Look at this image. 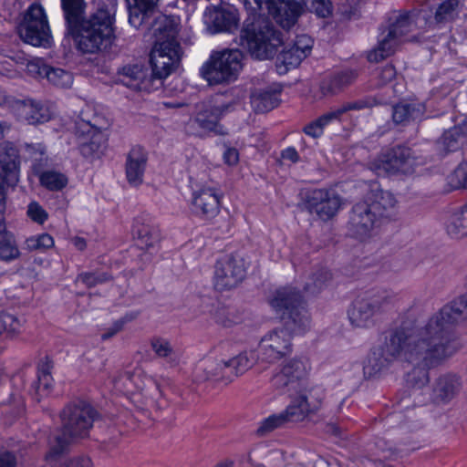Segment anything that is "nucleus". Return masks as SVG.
Instances as JSON below:
<instances>
[{
  "label": "nucleus",
  "instance_id": "9d476101",
  "mask_svg": "<svg viewBox=\"0 0 467 467\" xmlns=\"http://www.w3.org/2000/svg\"><path fill=\"white\" fill-rule=\"evenodd\" d=\"M20 37L35 47H47L51 43V32L47 16L42 5L34 3L26 11L18 26Z\"/></svg>",
  "mask_w": 467,
  "mask_h": 467
},
{
  "label": "nucleus",
  "instance_id": "69168bd1",
  "mask_svg": "<svg viewBox=\"0 0 467 467\" xmlns=\"http://www.w3.org/2000/svg\"><path fill=\"white\" fill-rule=\"evenodd\" d=\"M281 157L284 160L290 161L293 163H296L299 161L298 152L294 147H288L285 149L281 153Z\"/></svg>",
  "mask_w": 467,
  "mask_h": 467
},
{
  "label": "nucleus",
  "instance_id": "473e14b6",
  "mask_svg": "<svg viewBox=\"0 0 467 467\" xmlns=\"http://www.w3.org/2000/svg\"><path fill=\"white\" fill-rule=\"evenodd\" d=\"M467 137V118L460 120L458 125L444 131L438 141L439 147L444 152L455 151Z\"/></svg>",
  "mask_w": 467,
  "mask_h": 467
},
{
  "label": "nucleus",
  "instance_id": "13d9d810",
  "mask_svg": "<svg viewBox=\"0 0 467 467\" xmlns=\"http://www.w3.org/2000/svg\"><path fill=\"white\" fill-rule=\"evenodd\" d=\"M325 128L326 127L322 121L319 119V118H317V119L306 125L303 129V131L306 135L316 139L323 135Z\"/></svg>",
  "mask_w": 467,
  "mask_h": 467
},
{
  "label": "nucleus",
  "instance_id": "37998d69",
  "mask_svg": "<svg viewBox=\"0 0 467 467\" xmlns=\"http://www.w3.org/2000/svg\"><path fill=\"white\" fill-rule=\"evenodd\" d=\"M24 320L17 317L0 312V335L5 333L8 337H14L21 333Z\"/></svg>",
  "mask_w": 467,
  "mask_h": 467
},
{
  "label": "nucleus",
  "instance_id": "2eb2a0df",
  "mask_svg": "<svg viewBox=\"0 0 467 467\" xmlns=\"http://www.w3.org/2000/svg\"><path fill=\"white\" fill-rule=\"evenodd\" d=\"M309 367L302 359L293 358L282 364L273 374L271 384L281 392L285 390H298L306 388L304 379L308 373Z\"/></svg>",
  "mask_w": 467,
  "mask_h": 467
},
{
  "label": "nucleus",
  "instance_id": "e2e57ef3",
  "mask_svg": "<svg viewBox=\"0 0 467 467\" xmlns=\"http://www.w3.org/2000/svg\"><path fill=\"white\" fill-rule=\"evenodd\" d=\"M125 324L124 319H119L116 322L112 324V326L108 329V331L104 334H102L101 337L102 339L106 340L116 335L118 332H119Z\"/></svg>",
  "mask_w": 467,
  "mask_h": 467
},
{
  "label": "nucleus",
  "instance_id": "0eeeda50",
  "mask_svg": "<svg viewBox=\"0 0 467 467\" xmlns=\"http://www.w3.org/2000/svg\"><path fill=\"white\" fill-rule=\"evenodd\" d=\"M109 119L101 114L92 113L89 107L82 110L76 123V133L80 140L79 150L85 158L99 159L107 148Z\"/></svg>",
  "mask_w": 467,
  "mask_h": 467
},
{
  "label": "nucleus",
  "instance_id": "6e6d98bb",
  "mask_svg": "<svg viewBox=\"0 0 467 467\" xmlns=\"http://www.w3.org/2000/svg\"><path fill=\"white\" fill-rule=\"evenodd\" d=\"M77 280L88 286H94L108 280V276L105 274L81 273L78 275Z\"/></svg>",
  "mask_w": 467,
  "mask_h": 467
},
{
  "label": "nucleus",
  "instance_id": "f3484780",
  "mask_svg": "<svg viewBox=\"0 0 467 467\" xmlns=\"http://www.w3.org/2000/svg\"><path fill=\"white\" fill-rule=\"evenodd\" d=\"M222 197L220 189L212 183L196 185L192 192V210L200 218L211 220L220 212Z\"/></svg>",
  "mask_w": 467,
  "mask_h": 467
},
{
  "label": "nucleus",
  "instance_id": "774afa93",
  "mask_svg": "<svg viewBox=\"0 0 467 467\" xmlns=\"http://www.w3.org/2000/svg\"><path fill=\"white\" fill-rule=\"evenodd\" d=\"M71 243L74 245V247L76 249H78V251H83L87 247V242L82 237H78V236L74 237V238H72Z\"/></svg>",
  "mask_w": 467,
  "mask_h": 467
},
{
  "label": "nucleus",
  "instance_id": "4be33fe9",
  "mask_svg": "<svg viewBox=\"0 0 467 467\" xmlns=\"http://www.w3.org/2000/svg\"><path fill=\"white\" fill-rule=\"evenodd\" d=\"M19 155L17 149L8 141L0 143V184L15 185L18 182Z\"/></svg>",
  "mask_w": 467,
  "mask_h": 467
},
{
  "label": "nucleus",
  "instance_id": "423d86ee",
  "mask_svg": "<svg viewBox=\"0 0 467 467\" xmlns=\"http://www.w3.org/2000/svg\"><path fill=\"white\" fill-rule=\"evenodd\" d=\"M248 18L241 32V45L252 57L264 60L272 57L283 40L281 35L265 18L255 15Z\"/></svg>",
  "mask_w": 467,
  "mask_h": 467
},
{
  "label": "nucleus",
  "instance_id": "8fccbe9b",
  "mask_svg": "<svg viewBox=\"0 0 467 467\" xmlns=\"http://www.w3.org/2000/svg\"><path fill=\"white\" fill-rule=\"evenodd\" d=\"M140 377L137 375H131L125 373L121 375L118 379L114 380V387L117 390L124 393H132L134 389L143 390V387L138 385Z\"/></svg>",
  "mask_w": 467,
  "mask_h": 467
},
{
  "label": "nucleus",
  "instance_id": "39448f33",
  "mask_svg": "<svg viewBox=\"0 0 467 467\" xmlns=\"http://www.w3.org/2000/svg\"><path fill=\"white\" fill-rule=\"evenodd\" d=\"M269 305L285 322L291 335H305L311 327V318L304 306L302 296L291 286L276 289L269 298Z\"/></svg>",
  "mask_w": 467,
  "mask_h": 467
},
{
  "label": "nucleus",
  "instance_id": "b1692460",
  "mask_svg": "<svg viewBox=\"0 0 467 467\" xmlns=\"http://www.w3.org/2000/svg\"><path fill=\"white\" fill-rule=\"evenodd\" d=\"M180 18L174 16L159 14L154 16L150 23V29L155 36V43L166 42L178 43L177 35L179 32Z\"/></svg>",
  "mask_w": 467,
  "mask_h": 467
},
{
  "label": "nucleus",
  "instance_id": "052dcab7",
  "mask_svg": "<svg viewBox=\"0 0 467 467\" xmlns=\"http://www.w3.org/2000/svg\"><path fill=\"white\" fill-rule=\"evenodd\" d=\"M223 156L224 162L230 166L239 161V152L235 148H226Z\"/></svg>",
  "mask_w": 467,
  "mask_h": 467
},
{
  "label": "nucleus",
  "instance_id": "f257e3e1",
  "mask_svg": "<svg viewBox=\"0 0 467 467\" xmlns=\"http://www.w3.org/2000/svg\"><path fill=\"white\" fill-rule=\"evenodd\" d=\"M467 320V294L462 295L433 314L423 325L415 327L403 321L389 330L382 345L371 349L364 365V373L377 374L396 359L417 367L407 374L406 381L414 388L429 382L428 369L452 358L462 342L454 327Z\"/></svg>",
  "mask_w": 467,
  "mask_h": 467
},
{
  "label": "nucleus",
  "instance_id": "864d4df0",
  "mask_svg": "<svg viewBox=\"0 0 467 467\" xmlns=\"http://www.w3.org/2000/svg\"><path fill=\"white\" fill-rule=\"evenodd\" d=\"M27 215L32 221L39 224L44 223L48 217L45 209L36 202H32L28 204Z\"/></svg>",
  "mask_w": 467,
  "mask_h": 467
},
{
  "label": "nucleus",
  "instance_id": "c85d7f7f",
  "mask_svg": "<svg viewBox=\"0 0 467 467\" xmlns=\"http://www.w3.org/2000/svg\"><path fill=\"white\" fill-rule=\"evenodd\" d=\"M146 164L147 153L145 150L140 146L133 147L126 161V175L130 184L137 186L142 183Z\"/></svg>",
  "mask_w": 467,
  "mask_h": 467
},
{
  "label": "nucleus",
  "instance_id": "20e7f679",
  "mask_svg": "<svg viewBox=\"0 0 467 467\" xmlns=\"http://www.w3.org/2000/svg\"><path fill=\"white\" fill-rule=\"evenodd\" d=\"M97 417V411L86 401L67 405L61 413L62 430L50 441L49 451L46 455L47 462L60 463L70 441L75 438L87 437Z\"/></svg>",
  "mask_w": 467,
  "mask_h": 467
},
{
  "label": "nucleus",
  "instance_id": "412c9836",
  "mask_svg": "<svg viewBox=\"0 0 467 467\" xmlns=\"http://www.w3.org/2000/svg\"><path fill=\"white\" fill-rule=\"evenodd\" d=\"M222 96H217L210 101L203 103L197 113L194 121L197 125L207 131H217L220 118L228 112L231 104L223 101Z\"/></svg>",
  "mask_w": 467,
  "mask_h": 467
},
{
  "label": "nucleus",
  "instance_id": "680f3d73",
  "mask_svg": "<svg viewBox=\"0 0 467 467\" xmlns=\"http://www.w3.org/2000/svg\"><path fill=\"white\" fill-rule=\"evenodd\" d=\"M5 210V191L2 184H0V235L4 234V233H7L5 231V226L4 223V212Z\"/></svg>",
  "mask_w": 467,
  "mask_h": 467
},
{
  "label": "nucleus",
  "instance_id": "a18cd8bd",
  "mask_svg": "<svg viewBox=\"0 0 467 467\" xmlns=\"http://www.w3.org/2000/svg\"><path fill=\"white\" fill-rule=\"evenodd\" d=\"M460 13L459 0H445L437 8L435 19L437 22L451 21Z\"/></svg>",
  "mask_w": 467,
  "mask_h": 467
},
{
  "label": "nucleus",
  "instance_id": "0e129e2a",
  "mask_svg": "<svg viewBox=\"0 0 467 467\" xmlns=\"http://www.w3.org/2000/svg\"><path fill=\"white\" fill-rule=\"evenodd\" d=\"M16 458L13 453L9 451L0 453V467H16Z\"/></svg>",
  "mask_w": 467,
  "mask_h": 467
},
{
  "label": "nucleus",
  "instance_id": "a878e982",
  "mask_svg": "<svg viewBox=\"0 0 467 467\" xmlns=\"http://www.w3.org/2000/svg\"><path fill=\"white\" fill-rule=\"evenodd\" d=\"M27 68L30 72H35L38 77L47 78L57 87L69 88L73 83V76L69 71L51 67L41 61L29 63Z\"/></svg>",
  "mask_w": 467,
  "mask_h": 467
},
{
  "label": "nucleus",
  "instance_id": "2f4dec72",
  "mask_svg": "<svg viewBox=\"0 0 467 467\" xmlns=\"http://www.w3.org/2000/svg\"><path fill=\"white\" fill-rule=\"evenodd\" d=\"M17 110L20 118L29 124L44 123L51 118V111L48 107L33 100L19 102Z\"/></svg>",
  "mask_w": 467,
  "mask_h": 467
},
{
  "label": "nucleus",
  "instance_id": "4c0bfd02",
  "mask_svg": "<svg viewBox=\"0 0 467 467\" xmlns=\"http://www.w3.org/2000/svg\"><path fill=\"white\" fill-rule=\"evenodd\" d=\"M447 234L454 239L467 236V206L463 205L451 212L445 223Z\"/></svg>",
  "mask_w": 467,
  "mask_h": 467
},
{
  "label": "nucleus",
  "instance_id": "f8f14e48",
  "mask_svg": "<svg viewBox=\"0 0 467 467\" xmlns=\"http://www.w3.org/2000/svg\"><path fill=\"white\" fill-rule=\"evenodd\" d=\"M424 161L415 156L414 151L407 147L398 146L389 150L371 163V169L379 175L389 173H410Z\"/></svg>",
  "mask_w": 467,
  "mask_h": 467
},
{
  "label": "nucleus",
  "instance_id": "4d7b16f0",
  "mask_svg": "<svg viewBox=\"0 0 467 467\" xmlns=\"http://www.w3.org/2000/svg\"><path fill=\"white\" fill-rule=\"evenodd\" d=\"M312 9L319 17H327L332 14V5L329 0H313Z\"/></svg>",
  "mask_w": 467,
  "mask_h": 467
},
{
  "label": "nucleus",
  "instance_id": "7c9ffc66",
  "mask_svg": "<svg viewBox=\"0 0 467 467\" xmlns=\"http://www.w3.org/2000/svg\"><path fill=\"white\" fill-rule=\"evenodd\" d=\"M229 373L226 360H204L195 369V378L198 380L215 379L226 382L232 381L224 374Z\"/></svg>",
  "mask_w": 467,
  "mask_h": 467
},
{
  "label": "nucleus",
  "instance_id": "5701e85b",
  "mask_svg": "<svg viewBox=\"0 0 467 467\" xmlns=\"http://www.w3.org/2000/svg\"><path fill=\"white\" fill-rule=\"evenodd\" d=\"M119 80L133 90L150 92L154 89V83L151 78L148 77L147 70L138 65H129L122 67Z\"/></svg>",
  "mask_w": 467,
  "mask_h": 467
},
{
  "label": "nucleus",
  "instance_id": "4468645a",
  "mask_svg": "<svg viewBox=\"0 0 467 467\" xmlns=\"http://www.w3.org/2000/svg\"><path fill=\"white\" fill-rule=\"evenodd\" d=\"M182 48L179 43H155L150 53L151 79L153 83L166 78L179 63L182 57Z\"/></svg>",
  "mask_w": 467,
  "mask_h": 467
},
{
  "label": "nucleus",
  "instance_id": "3c124183",
  "mask_svg": "<svg viewBox=\"0 0 467 467\" xmlns=\"http://www.w3.org/2000/svg\"><path fill=\"white\" fill-rule=\"evenodd\" d=\"M448 183L453 190L467 187V162L460 163L448 176Z\"/></svg>",
  "mask_w": 467,
  "mask_h": 467
},
{
  "label": "nucleus",
  "instance_id": "7ed1b4c3",
  "mask_svg": "<svg viewBox=\"0 0 467 467\" xmlns=\"http://www.w3.org/2000/svg\"><path fill=\"white\" fill-rule=\"evenodd\" d=\"M397 200L387 191L373 190L366 198L357 202L351 211L348 232L357 239L364 241L377 234V230L395 217Z\"/></svg>",
  "mask_w": 467,
  "mask_h": 467
},
{
  "label": "nucleus",
  "instance_id": "dca6fc26",
  "mask_svg": "<svg viewBox=\"0 0 467 467\" xmlns=\"http://www.w3.org/2000/svg\"><path fill=\"white\" fill-rule=\"evenodd\" d=\"M246 263L240 255H227L217 261L214 271V286L226 290L237 286L246 274Z\"/></svg>",
  "mask_w": 467,
  "mask_h": 467
},
{
  "label": "nucleus",
  "instance_id": "e433bc0d",
  "mask_svg": "<svg viewBox=\"0 0 467 467\" xmlns=\"http://www.w3.org/2000/svg\"><path fill=\"white\" fill-rule=\"evenodd\" d=\"M150 347L157 358L163 359L170 367H175L181 359V353L168 338L154 337Z\"/></svg>",
  "mask_w": 467,
  "mask_h": 467
},
{
  "label": "nucleus",
  "instance_id": "1a4fd4ad",
  "mask_svg": "<svg viewBox=\"0 0 467 467\" xmlns=\"http://www.w3.org/2000/svg\"><path fill=\"white\" fill-rule=\"evenodd\" d=\"M412 27L413 23L409 15L396 16L389 27L379 33L377 47L368 54V61L379 62L392 55Z\"/></svg>",
  "mask_w": 467,
  "mask_h": 467
},
{
  "label": "nucleus",
  "instance_id": "9b49d317",
  "mask_svg": "<svg viewBox=\"0 0 467 467\" xmlns=\"http://www.w3.org/2000/svg\"><path fill=\"white\" fill-rule=\"evenodd\" d=\"M393 299L394 295L387 291L356 299L348 311L351 325L358 328L371 327L375 324V315Z\"/></svg>",
  "mask_w": 467,
  "mask_h": 467
},
{
  "label": "nucleus",
  "instance_id": "6e6552de",
  "mask_svg": "<svg viewBox=\"0 0 467 467\" xmlns=\"http://www.w3.org/2000/svg\"><path fill=\"white\" fill-rule=\"evenodd\" d=\"M243 54L238 49L213 51L200 68V74L211 85L234 81L243 64Z\"/></svg>",
  "mask_w": 467,
  "mask_h": 467
},
{
  "label": "nucleus",
  "instance_id": "aec40b11",
  "mask_svg": "<svg viewBox=\"0 0 467 467\" xmlns=\"http://www.w3.org/2000/svg\"><path fill=\"white\" fill-rule=\"evenodd\" d=\"M244 5L254 14L265 9L267 10L284 28L291 27L298 16L297 7H294L288 12L285 4L281 3L278 5V0H244Z\"/></svg>",
  "mask_w": 467,
  "mask_h": 467
},
{
  "label": "nucleus",
  "instance_id": "79ce46f5",
  "mask_svg": "<svg viewBox=\"0 0 467 467\" xmlns=\"http://www.w3.org/2000/svg\"><path fill=\"white\" fill-rule=\"evenodd\" d=\"M39 182L46 189L52 192H57L61 191L67 185L68 179L60 171L47 170L40 173Z\"/></svg>",
  "mask_w": 467,
  "mask_h": 467
},
{
  "label": "nucleus",
  "instance_id": "72a5a7b5",
  "mask_svg": "<svg viewBox=\"0 0 467 467\" xmlns=\"http://www.w3.org/2000/svg\"><path fill=\"white\" fill-rule=\"evenodd\" d=\"M355 78L356 74L352 71L325 77L319 83L317 98L322 99L337 94L345 86L350 84Z\"/></svg>",
  "mask_w": 467,
  "mask_h": 467
},
{
  "label": "nucleus",
  "instance_id": "f704fd0d",
  "mask_svg": "<svg viewBox=\"0 0 467 467\" xmlns=\"http://www.w3.org/2000/svg\"><path fill=\"white\" fill-rule=\"evenodd\" d=\"M373 106V101L369 99H363L354 101H348L342 105L331 109L329 111L322 114L319 119L322 121L325 127L329 124L341 121L344 114L351 110H361Z\"/></svg>",
  "mask_w": 467,
  "mask_h": 467
},
{
  "label": "nucleus",
  "instance_id": "393cba45",
  "mask_svg": "<svg viewBox=\"0 0 467 467\" xmlns=\"http://www.w3.org/2000/svg\"><path fill=\"white\" fill-rule=\"evenodd\" d=\"M132 234L137 245L140 249L149 250L153 248L161 240L159 228L151 223L150 220L143 217H138L135 219Z\"/></svg>",
  "mask_w": 467,
  "mask_h": 467
},
{
  "label": "nucleus",
  "instance_id": "cd10ccee",
  "mask_svg": "<svg viewBox=\"0 0 467 467\" xmlns=\"http://www.w3.org/2000/svg\"><path fill=\"white\" fill-rule=\"evenodd\" d=\"M204 17L205 22L213 27L214 32L232 31L238 24L237 14L231 9L208 7Z\"/></svg>",
  "mask_w": 467,
  "mask_h": 467
},
{
  "label": "nucleus",
  "instance_id": "338daca9",
  "mask_svg": "<svg viewBox=\"0 0 467 467\" xmlns=\"http://www.w3.org/2000/svg\"><path fill=\"white\" fill-rule=\"evenodd\" d=\"M66 467H92V463L88 457H78L70 460Z\"/></svg>",
  "mask_w": 467,
  "mask_h": 467
},
{
  "label": "nucleus",
  "instance_id": "de8ad7c7",
  "mask_svg": "<svg viewBox=\"0 0 467 467\" xmlns=\"http://www.w3.org/2000/svg\"><path fill=\"white\" fill-rule=\"evenodd\" d=\"M286 423H288V421L283 411L272 414L260 422L257 428V433L262 436L267 435L275 429L285 426Z\"/></svg>",
  "mask_w": 467,
  "mask_h": 467
},
{
  "label": "nucleus",
  "instance_id": "49530a36",
  "mask_svg": "<svg viewBox=\"0 0 467 467\" xmlns=\"http://www.w3.org/2000/svg\"><path fill=\"white\" fill-rule=\"evenodd\" d=\"M50 368L48 362L43 363L38 368L36 392L41 397L47 395L53 386Z\"/></svg>",
  "mask_w": 467,
  "mask_h": 467
},
{
  "label": "nucleus",
  "instance_id": "6ab92c4d",
  "mask_svg": "<svg viewBox=\"0 0 467 467\" xmlns=\"http://www.w3.org/2000/svg\"><path fill=\"white\" fill-rule=\"evenodd\" d=\"M311 213L326 221L335 216L342 206V199L333 189H316L307 197Z\"/></svg>",
  "mask_w": 467,
  "mask_h": 467
},
{
  "label": "nucleus",
  "instance_id": "603ef678",
  "mask_svg": "<svg viewBox=\"0 0 467 467\" xmlns=\"http://www.w3.org/2000/svg\"><path fill=\"white\" fill-rule=\"evenodd\" d=\"M305 58L304 52H299L293 46L283 50L278 57L286 67H296Z\"/></svg>",
  "mask_w": 467,
  "mask_h": 467
},
{
  "label": "nucleus",
  "instance_id": "bf43d9fd",
  "mask_svg": "<svg viewBox=\"0 0 467 467\" xmlns=\"http://www.w3.org/2000/svg\"><path fill=\"white\" fill-rule=\"evenodd\" d=\"M396 76L395 67L392 65H386L377 71V78L380 85H385L394 79Z\"/></svg>",
  "mask_w": 467,
  "mask_h": 467
},
{
  "label": "nucleus",
  "instance_id": "ddd939ff",
  "mask_svg": "<svg viewBox=\"0 0 467 467\" xmlns=\"http://www.w3.org/2000/svg\"><path fill=\"white\" fill-rule=\"evenodd\" d=\"M323 399L324 394L321 389L303 388L296 390L283 413L288 423L301 422L320 410Z\"/></svg>",
  "mask_w": 467,
  "mask_h": 467
},
{
  "label": "nucleus",
  "instance_id": "5fc2aeb1",
  "mask_svg": "<svg viewBox=\"0 0 467 467\" xmlns=\"http://www.w3.org/2000/svg\"><path fill=\"white\" fill-rule=\"evenodd\" d=\"M292 46L299 52H304V56L306 57L312 50L313 39L307 35H300L296 36Z\"/></svg>",
  "mask_w": 467,
  "mask_h": 467
},
{
  "label": "nucleus",
  "instance_id": "bb28decb",
  "mask_svg": "<svg viewBox=\"0 0 467 467\" xmlns=\"http://www.w3.org/2000/svg\"><path fill=\"white\" fill-rule=\"evenodd\" d=\"M158 0H129V23L135 28L150 24L157 13Z\"/></svg>",
  "mask_w": 467,
  "mask_h": 467
},
{
  "label": "nucleus",
  "instance_id": "c03bdc74",
  "mask_svg": "<svg viewBox=\"0 0 467 467\" xmlns=\"http://www.w3.org/2000/svg\"><path fill=\"white\" fill-rule=\"evenodd\" d=\"M20 254L15 237L10 233L0 235V258L4 261H12Z\"/></svg>",
  "mask_w": 467,
  "mask_h": 467
},
{
  "label": "nucleus",
  "instance_id": "c9c22d12",
  "mask_svg": "<svg viewBox=\"0 0 467 467\" xmlns=\"http://www.w3.org/2000/svg\"><path fill=\"white\" fill-rule=\"evenodd\" d=\"M279 94L276 88L256 89L251 95V105L258 113L270 111L279 104Z\"/></svg>",
  "mask_w": 467,
  "mask_h": 467
},
{
  "label": "nucleus",
  "instance_id": "f03ea898",
  "mask_svg": "<svg viewBox=\"0 0 467 467\" xmlns=\"http://www.w3.org/2000/svg\"><path fill=\"white\" fill-rule=\"evenodd\" d=\"M116 6L114 0H105L84 17V0H61L67 30L79 52L99 54L112 47L116 40Z\"/></svg>",
  "mask_w": 467,
  "mask_h": 467
},
{
  "label": "nucleus",
  "instance_id": "a211bd4d",
  "mask_svg": "<svg viewBox=\"0 0 467 467\" xmlns=\"http://www.w3.org/2000/svg\"><path fill=\"white\" fill-rule=\"evenodd\" d=\"M292 335L285 327L267 332L259 342L262 358L275 362L292 353Z\"/></svg>",
  "mask_w": 467,
  "mask_h": 467
},
{
  "label": "nucleus",
  "instance_id": "09e8293b",
  "mask_svg": "<svg viewBox=\"0 0 467 467\" xmlns=\"http://www.w3.org/2000/svg\"><path fill=\"white\" fill-rule=\"evenodd\" d=\"M54 239L48 234L30 236L26 240V246L30 251H46L54 246Z\"/></svg>",
  "mask_w": 467,
  "mask_h": 467
},
{
  "label": "nucleus",
  "instance_id": "c756f323",
  "mask_svg": "<svg viewBox=\"0 0 467 467\" xmlns=\"http://www.w3.org/2000/svg\"><path fill=\"white\" fill-rule=\"evenodd\" d=\"M462 388V381L459 376L452 373L441 375L434 383L433 395L436 400L449 401L453 399Z\"/></svg>",
  "mask_w": 467,
  "mask_h": 467
},
{
  "label": "nucleus",
  "instance_id": "58836bf2",
  "mask_svg": "<svg viewBox=\"0 0 467 467\" xmlns=\"http://www.w3.org/2000/svg\"><path fill=\"white\" fill-rule=\"evenodd\" d=\"M424 113L420 103H400L393 107L392 118L395 123H407L420 119Z\"/></svg>",
  "mask_w": 467,
  "mask_h": 467
},
{
  "label": "nucleus",
  "instance_id": "a19ab883",
  "mask_svg": "<svg viewBox=\"0 0 467 467\" xmlns=\"http://www.w3.org/2000/svg\"><path fill=\"white\" fill-rule=\"evenodd\" d=\"M331 280V274L325 268H320L309 275L304 284V290L311 295L319 293L326 288Z\"/></svg>",
  "mask_w": 467,
  "mask_h": 467
},
{
  "label": "nucleus",
  "instance_id": "ea45409f",
  "mask_svg": "<svg viewBox=\"0 0 467 467\" xmlns=\"http://www.w3.org/2000/svg\"><path fill=\"white\" fill-rule=\"evenodd\" d=\"M257 355L254 351H244L227 360L229 373L224 374L228 379H234L251 368L256 362Z\"/></svg>",
  "mask_w": 467,
  "mask_h": 467
}]
</instances>
